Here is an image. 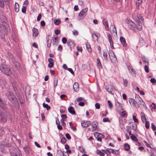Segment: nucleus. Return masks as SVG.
I'll return each instance as SVG.
<instances>
[{
	"instance_id": "nucleus-1",
	"label": "nucleus",
	"mask_w": 156,
	"mask_h": 156,
	"mask_svg": "<svg viewBox=\"0 0 156 156\" xmlns=\"http://www.w3.org/2000/svg\"><path fill=\"white\" fill-rule=\"evenodd\" d=\"M6 95L13 104L15 105L17 107L18 106V102L17 100L13 93L8 92L6 94Z\"/></svg>"
},
{
	"instance_id": "nucleus-2",
	"label": "nucleus",
	"mask_w": 156,
	"mask_h": 156,
	"mask_svg": "<svg viewBox=\"0 0 156 156\" xmlns=\"http://www.w3.org/2000/svg\"><path fill=\"white\" fill-rule=\"evenodd\" d=\"M1 71L3 73L10 75L12 73V72L9 66L5 64H2L0 66Z\"/></svg>"
},
{
	"instance_id": "nucleus-3",
	"label": "nucleus",
	"mask_w": 156,
	"mask_h": 156,
	"mask_svg": "<svg viewBox=\"0 0 156 156\" xmlns=\"http://www.w3.org/2000/svg\"><path fill=\"white\" fill-rule=\"evenodd\" d=\"M10 116L8 113L2 112L0 110V121L5 122L8 119H10Z\"/></svg>"
},
{
	"instance_id": "nucleus-4",
	"label": "nucleus",
	"mask_w": 156,
	"mask_h": 156,
	"mask_svg": "<svg viewBox=\"0 0 156 156\" xmlns=\"http://www.w3.org/2000/svg\"><path fill=\"white\" fill-rule=\"evenodd\" d=\"M125 22L129 28L134 30L136 27V25L131 20L127 19L126 20Z\"/></svg>"
},
{
	"instance_id": "nucleus-5",
	"label": "nucleus",
	"mask_w": 156,
	"mask_h": 156,
	"mask_svg": "<svg viewBox=\"0 0 156 156\" xmlns=\"http://www.w3.org/2000/svg\"><path fill=\"white\" fill-rule=\"evenodd\" d=\"M11 156H22L20 151L18 148H16L13 151L11 152Z\"/></svg>"
},
{
	"instance_id": "nucleus-6",
	"label": "nucleus",
	"mask_w": 156,
	"mask_h": 156,
	"mask_svg": "<svg viewBox=\"0 0 156 156\" xmlns=\"http://www.w3.org/2000/svg\"><path fill=\"white\" fill-rule=\"evenodd\" d=\"M87 11V8L83 9L79 14L80 19L83 18L86 16Z\"/></svg>"
},
{
	"instance_id": "nucleus-7",
	"label": "nucleus",
	"mask_w": 156,
	"mask_h": 156,
	"mask_svg": "<svg viewBox=\"0 0 156 156\" xmlns=\"http://www.w3.org/2000/svg\"><path fill=\"white\" fill-rule=\"evenodd\" d=\"M91 124V122L89 121H82L81 122L82 126L83 127H87Z\"/></svg>"
},
{
	"instance_id": "nucleus-8",
	"label": "nucleus",
	"mask_w": 156,
	"mask_h": 156,
	"mask_svg": "<svg viewBox=\"0 0 156 156\" xmlns=\"http://www.w3.org/2000/svg\"><path fill=\"white\" fill-rule=\"evenodd\" d=\"M98 125V123L97 121H94L93 122L92 125V127L93 128L92 129V131H94L96 130Z\"/></svg>"
},
{
	"instance_id": "nucleus-9",
	"label": "nucleus",
	"mask_w": 156,
	"mask_h": 156,
	"mask_svg": "<svg viewBox=\"0 0 156 156\" xmlns=\"http://www.w3.org/2000/svg\"><path fill=\"white\" fill-rule=\"evenodd\" d=\"M105 89L110 94L113 95L114 94V92L112 89V87L111 86H109L108 87V86L105 87Z\"/></svg>"
},
{
	"instance_id": "nucleus-10",
	"label": "nucleus",
	"mask_w": 156,
	"mask_h": 156,
	"mask_svg": "<svg viewBox=\"0 0 156 156\" xmlns=\"http://www.w3.org/2000/svg\"><path fill=\"white\" fill-rule=\"evenodd\" d=\"M32 31L33 37L34 38L36 37L39 34L37 29L35 28H33L32 30Z\"/></svg>"
},
{
	"instance_id": "nucleus-11",
	"label": "nucleus",
	"mask_w": 156,
	"mask_h": 156,
	"mask_svg": "<svg viewBox=\"0 0 156 156\" xmlns=\"http://www.w3.org/2000/svg\"><path fill=\"white\" fill-rule=\"evenodd\" d=\"M134 19L138 23H140L141 22H143L144 20L143 17L140 15H137L136 18H135Z\"/></svg>"
},
{
	"instance_id": "nucleus-12",
	"label": "nucleus",
	"mask_w": 156,
	"mask_h": 156,
	"mask_svg": "<svg viewBox=\"0 0 156 156\" xmlns=\"http://www.w3.org/2000/svg\"><path fill=\"white\" fill-rule=\"evenodd\" d=\"M74 90L76 92H77L79 90V84L77 83H75L73 85Z\"/></svg>"
},
{
	"instance_id": "nucleus-13",
	"label": "nucleus",
	"mask_w": 156,
	"mask_h": 156,
	"mask_svg": "<svg viewBox=\"0 0 156 156\" xmlns=\"http://www.w3.org/2000/svg\"><path fill=\"white\" fill-rule=\"evenodd\" d=\"M120 40L124 47H125L127 46L125 39L123 37H120Z\"/></svg>"
},
{
	"instance_id": "nucleus-14",
	"label": "nucleus",
	"mask_w": 156,
	"mask_h": 156,
	"mask_svg": "<svg viewBox=\"0 0 156 156\" xmlns=\"http://www.w3.org/2000/svg\"><path fill=\"white\" fill-rule=\"evenodd\" d=\"M0 19L2 23L4 24L6 23H7L6 18V17L5 16H4L3 15L1 16H0Z\"/></svg>"
},
{
	"instance_id": "nucleus-15",
	"label": "nucleus",
	"mask_w": 156,
	"mask_h": 156,
	"mask_svg": "<svg viewBox=\"0 0 156 156\" xmlns=\"http://www.w3.org/2000/svg\"><path fill=\"white\" fill-rule=\"evenodd\" d=\"M141 119L143 123H145L146 121V119L145 116V115L143 112H141L140 114Z\"/></svg>"
},
{
	"instance_id": "nucleus-16",
	"label": "nucleus",
	"mask_w": 156,
	"mask_h": 156,
	"mask_svg": "<svg viewBox=\"0 0 156 156\" xmlns=\"http://www.w3.org/2000/svg\"><path fill=\"white\" fill-rule=\"evenodd\" d=\"M8 57L10 59H11L12 62H14L15 58L14 57V56L12 54V53H8Z\"/></svg>"
},
{
	"instance_id": "nucleus-17",
	"label": "nucleus",
	"mask_w": 156,
	"mask_h": 156,
	"mask_svg": "<svg viewBox=\"0 0 156 156\" xmlns=\"http://www.w3.org/2000/svg\"><path fill=\"white\" fill-rule=\"evenodd\" d=\"M129 103L131 104H132L134 105V106H135L136 104L137 103V102L135 101L134 99L133 98H130L129 99Z\"/></svg>"
},
{
	"instance_id": "nucleus-18",
	"label": "nucleus",
	"mask_w": 156,
	"mask_h": 156,
	"mask_svg": "<svg viewBox=\"0 0 156 156\" xmlns=\"http://www.w3.org/2000/svg\"><path fill=\"white\" fill-rule=\"evenodd\" d=\"M111 149L108 148L106 150H102V151L104 153H105L106 154H111V151H111Z\"/></svg>"
},
{
	"instance_id": "nucleus-19",
	"label": "nucleus",
	"mask_w": 156,
	"mask_h": 156,
	"mask_svg": "<svg viewBox=\"0 0 156 156\" xmlns=\"http://www.w3.org/2000/svg\"><path fill=\"white\" fill-rule=\"evenodd\" d=\"M119 115L123 117H126L127 114L126 112L125 111H122L121 113H120Z\"/></svg>"
},
{
	"instance_id": "nucleus-20",
	"label": "nucleus",
	"mask_w": 156,
	"mask_h": 156,
	"mask_svg": "<svg viewBox=\"0 0 156 156\" xmlns=\"http://www.w3.org/2000/svg\"><path fill=\"white\" fill-rule=\"evenodd\" d=\"M92 37L95 41H98V37L95 33H93L92 34Z\"/></svg>"
},
{
	"instance_id": "nucleus-21",
	"label": "nucleus",
	"mask_w": 156,
	"mask_h": 156,
	"mask_svg": "<svg viewBox=\"0 0 156 156\" xmlns=\"http://www.w3.org/2000/svg\"><path fill=\"white\" fill-rule=\"evenodd\" d=\"M69 112L72 114L74 115L75 114V112L74 109V108H68Z\"/></svg>"
},
{
	"instance_id": "nucleus-22",
	"label": "nucleus",
	"mask_w": 156,
	"mask_h": 156,
	"mask_svg": "<svg viewBox=\"0 0 156 156\" xmlns=\"http://www.w3.org/2000/svg\"><path fill=\"white\" fill-rule=\"evenodd\" d=\"M95 136H97V137H99L101 138H104V135L101 134L97 132H95L94 134Z\"/></svg>"
},
{
	"instance_id": "nucleus-23",
	"label": "nucleus",
	"mask_w": 156,
	"mask_h": 156,
	"mask_svg": "<svg viewBox=\"0 0 156 156\" xmlns=\"http://www.w3.org/2000/svg\"><path fill=\"white\" fill-rule=\"evenodd\" d=\"M111 152L115 155H118L119 154V152L118 150H115L111 149Z\"/></svg>"
},
{
	"instance_id": "nucleus-24",
	"label": "nucleus",
	"mask_w": 156,
	"mask_h": 156,
	"mask_svg": "<svg viewBox=\"0 0 156 156\" xmlns=\"http://www.w3.org/2000/svg\"><path fill=\"white\" fill-rule=\"evenodd\" d=\"M144 39L142 37L140 38L139 44L140 45L142 46L144 45Z\"/></svg>"
},
{
	"instance_id": "nucleus-25",
	"label": "nucleus",
	"mask_w": 156,
	"mask_h": 156,
	"mask_svg": "<svg viewBox=\"0 0 156 156\" xmlns=\"http://www.w3.org/2000/svg\"><path fill=\"white\" fill-rule=\"evenodd\" d=\"M131 129L134 130H135L137 128L136 124L134 123L132 124L131 126H130Z\"/></svg>"
},
{
	"instance_id": "nucleus-26",
	"label": "nucleus",
	"mask_w": 156,
	"mask_h": 156,
	"mask_svg": "<svg viewBox=\"0 0 156 156\" xmlns=\"http://www.w3.org/2000/svg\"><path fill=\"white\" fill-rule=\"evenodd\" d=\"M107 37L110 43L113 42L112 39V36L110 34H107Z\"/></svg>"
},
{
	"instance_id": "nucleus-27",
	"label": "nucleus",
	"mask_w": 156,
	"mask_h": 156,
	"mask_svg": "<svg viewBox=\"0 0 156 156\" xmlns=\"http://www.w3.org/2000/svg\"><path fill=\"white\" fill-rule=\"evenodd\" d=\"M15 10L16 12L19 11V5L17 3H16L15 4Z\"/></svg>"
},
{
	"instance_id": "nucleus-28",
	"label": "nucleus",
	"mask_w": 156,
	"mask_h": 156,
	"mask_svg": "<svg viewBox=\"0 0 156 156\" xmlns=\"http://www.w3.org/2000/svg\"><path fill=\"white\" fill-rule=\"evenodd\" d=\"M61 22L59 19H55L54 20V23L56 25H59L61 23Z\"/></svg>"
},
{
	"instance_id": "nucleus-29",
	"label": "nucleus",
	"mask_w": 156,
	"mask_h": 156,
	"mask_svg": "<svg viewBox=\"0 0 156 156\" xmlns=\"http://www.w3.org/2000/svg\"><path fill=\"white\" fill-rule=\"evenodd\" d=\"M58 79L56 78L54 79V87H55L58 84Z\"/></svg>"
},
{
	"instance_id": "nucleus-30",
	"label": "nucleus",
	"mask_w": 156,
	"mask_h": 156,
	"mask_svg": "<svg viewBox=\"0 0 156 156\" xmlns=\"http://www.w3.org/2000/svg\"><path fill=\"white\" fill-rule=\"evenodd\" d=\"M97 153L98 155L101 156H104L105 155L104 153L102 152L100 150H99L97 151Z\"/></svg>"
},
{
	"instance_id": "nucleus-31",
	"label": "nucleus",
	"mask_w": 156,
	"mask_h": 156,
	"mask_svg": "<svg viewBox=\"0 0 156 156\" xmlns=\"http://www.w3.org/2000/svg\"><path fill=\"white\" fill-rule=\"evenodd\" d=\"M130 138L131 139L135 142H137L138 141V139L134 135H132L130 136Z\"/></svg>"
},
{
	"instance_id": "nucleus-32",
	"label": "nucleus",
	"mask_w": 156,
	"mask_h": 156,
	"mask_svg": "<svg viewBox=\"0 0 156 156\" xmlns=\"http://www.w3.org/2000/svg\"><path fill=\"white\" fill-rule=\"evenodd\" d=\"M124 147L126 151L129 150L130 149L129 145L127 144H126L124 145Z\"/></svg>"
},
{
	"instance_id": "nucleus-33",
	"label": "nucleus",
	"mask_w": 156,
	"mask_h": 156,
	"mask_svg": "<svg viewBox=\"0 0 156 156\" xmlns=\"http://www.w3.org/2000/svg\"><path fill=\"white\" fill-rule=\"evenodd\" d=\"M86 46L87 49V50L89 52H91V49L90 48V45L89 44H86Z\"/></svg>"
},
{
	"instance_id": "nucleus-34",
	"label": "nucleus",
	"mask_w": 156,
	"mask_h": 156,
	"mask_svg": "<svg viewBox=\"0 0 156 156\" xmlns=\"http://www.w3.org/2000/svg\"><path fill=\"white\" fill-rule=\"evenodd\" d=\"M103 56L104 57V59L107 60V53L106 52V51H103Z\"/></svg>"
},
{
	"instance_id": "nucleus-35",
	"label": "nucleus",
	"mask_w": 156,
	"mask_h": 156,
	"mask_svg": "<svg viewBox=\"0 0 156 156\" xmlns=\"http://www.w3.org/2000/svg\"><path fill=\"white\" fill-rule=\"evenodd\" d=\"M73 43L70 40H68L67 42V45L68 46L71 47L73 46Z\"/></svg>"
},
{
	"instance_id": "nucleus-36",
	"label": "nucleus",
	"mask_w": 156,
	"mask_h": 156,
	"mask_svg": "<svg viewBox=\"0 0 156 156\" xmlns=\"http://www.w3.org/2000/svg\"><path fill=\"white\" fill-rule=\"evenodd\" d=\"M128 69H129V70H130V72L131 73L133 74H134L135 76L136 75V73H135V71L134 69H133L131 67H129Z\"/></svg>"
},
{
	"instance_id": "nucleus-37",
	"label": "nucleus",
	"mask_w": 156,
	"mask_h": 156,
	"mask_svg": "<svg viewBox=\"0 0 156 156\" xmlns=\"http://www.w3.org/2000/svg\"><path fill=\"white\" fill-rule=\"evenodd\" d=\"M109 55L110 57H113L114 56L115 54L114 52L112 50H110L109 51Z\"/></svg>"
},
{
	"instance_id": "nucleus-38",
	"label": "nucleus",
	"mask_w": 156,
	"mask_h": 156,
	"mask_svg": "<svg viewBox=\"0 0 156 156\" xmlns=\"http://www.w3.org/2000/svg\"><path fill=\"white\" fill-rule=\"evenodd\" d=\"M123 85L125 87H126L127 86L128 81L126 79H123Z\"/></svg>"
},
{
	"instance_id": "nucleus-39",
	"label": "nucleus",
	"mask_w": 156,
	"mask_h": 156,
	"mask_svg": "<svg viewBox=\"0 0 156 156\" xmlns=\"http://www.w3.org/2000/svg\"><path fill=\"white\" fill-rule=\"evenodd\" d=\"M24 150L27 153H29L30 151V149L29 147H26L24 148Z\"/></svg>"
},
{
	"instance_id": "nucleus-40",
	"label": "nucleus",
	"mask_w": 156,
	"mask_h": 156,
	"mask_svg": "<svg viewBox=\"0 0 156 156\" xmlns=\"http://www.w3.org/2000/svg\"><path fill=\"white\" fill-rule=\"evenodd\" d=\"M145 122V127L147 129H148L149 128V122L148 121H146Z\"/></svg>"
},
{
	"instance_id": "nucleus-41",
	"label": "nucleus",
	"mask_w": 156,
	"mask_h": 156,
	"mask_svg": "<svg viewBox=\"0 0 156 156\" xmlns=\"http://www.w3.org/2000/svg\"><path fill=\"white\" fill-rule=\"evenodd\" d=\"M66 141V140L65 137H63L61 140V142L63 144H65Z\"/></svg>"
},
{
	"instance_id": "nucleus-42",
	"label": "nucleus",
	"mask_w": 156,
	"mask_h": 156,
	"mask_svg": "<svg viewBox=\"0 0 156 156\" xmlns=\"http://www.w3.org/2000/svg\"><path fill=\"white\" fill-rule=\"evenodd\" d=\"M97 65L98 66H99L101 67H102V65L101 64L100 60L99 58H97Z\"/></svg>"
},
{
	"instance_id": "nucleus-43",
	"label": "nucleus",
	"mask_w": 156,
	"mask_h": 156,
	"mask_svg": "<svg viewBox=\"0 0 156 156\" xmlns=\"http://www.w3.org/2000/svg\"><path fill=\"white\" fill-rule=\"evenodd\" d=\"M115 105L117 107H122V105L119 102H116Z\"/></svg>"
},
{
	"instance_id": "nucleus-44",
	"label": "nucleus",
	"mask_w": 156,
	"mask_h": 156,
	"mask_svg": "<svg viewBox=\"0 0 156 156\" xmlns=\"http://www.w3.org/2000/svg\"><path fill=\"white\" fill-rule=\"evenodd\" d=\"M27 7L25 6H23L22 9V11L23 13H25L26 12Z\"/></svg>"
},
{
	"instance_id": "nucleus-45",
	"label": "nucleus",
	"mask_w": 156,
	"mask_h": 156,
	"mask_svg": "<svg viewBox=\"0 0 156 156\" xmlns=\"http://www.w3.org/2000/svg\"><path fill=\"white\" fill-rule=\"evenodd\" d=\"M62 41L63 44H65L67 42V40L66 37H63L62 38Z\"/></svg>"
},
{
	"instance_id": "nucleus-46",
	"label": "nucleus",
	"mask_w": 156,
	"mask_h": 156,
	"mask_svg": "<svg viewBox=\"0 0 156 156\" xmlns=\"http://www.w3.org/2000/svg\"><path fill=\"white\" fill-rule=\"evenodd\" d=\"M4 6V1L3 0H0V7H3Z\"/></svg>"
},
{
	"instance_id": "nucleus-47",
	"label": "nucleus",
	"mask_w": 156,
	"mask_h": 156,
	"mask_svg": "<svg viewBox=\"0 0 156 156\" xmlns=\"http://www.w3.org/2000/svg\"><path fill=\"white\" fill-rule=\"evenodd\" d=\"M103 121L104 122H110V121L109 119L107 118H104L103 119Z\"/></svg>"
},
{
	"instance_id": "nucleus-48",
	"label": "nucleus",
	"mask_w": 156,
	"mask_h": 156,
	"mask_svg": "<svg viewBox=\"0 0 156 156\" xmlns=\"http://www.w3.org/2000/svg\"><path fill=\"white\" fill-rule=\"evenodd\" d=\"M144 70L145 72L147 73H148L149 72V69H148V67L146 65L144 66Z\"/></svg>"
},
{
	"instance_id": "nucleus-49",
	"label": "nucleus",
	"mask_w": 156,
	"mask_h": 156,
	"mask_svg": "<svg viewBox=\"0 0 156 156\" xmlns=\"http://www.w3.org/2000/svg\"><path fill=\"white\" fill-rule=\"evenodd\" d=\"M151 128H152V129L153 130H154V131L155 130H156V127L154 125L153 123H152L151 124Z\"/></svg>"
},
{
	"instance_id": "nucleus-50",
	"label": "nucleus",
	"mask_w": 156,
	"mask_h": 156,
	"mask_svg": "<svg viewBox=\"0 0 156 156\" xmlns=\"http://www.w3.org/2000/svg\"><path fill=\"white\" fill-rule=\"evenodd\" d=\"M144 142L145 144L148 147L151 148V146L150 145V144L146 141L144 140Z\"/></svg>"
},
{
	"instance_id": "nucleus-51",
	"label": "nucleus",
	"mask_w": 156,
	"mask_h": 156,
	"mask_svg": "<svg viewBox=\"0 0 156 156\" xmlns=\"http://www.w3.org/2000/svg\"><path fill=\"white\" fill-rule=\"evenodd\" d=\"M66 136L68 140H70L71 139V137L68 133H66Z\"/></svg>"
},
{
	"instance_id": "nucleus-52",
	"label": "nucleus",
	"mask_w": 156,
	"mask_h": 156,
	"mask_svg": "<svg viewBox=\"0 0 156 156\" xmlns=\"http://www.w3.org/2000/svg\"><path fill=\"white\" fill-rule=\"evenodd\" d=\"M65 121L63 119H62L61 120V123L62 125L64 126H65L66 125V123L64 122Z\"/></svg>"
},
{
	"instance_id": "nucleus-53",
	"label": "nucleus",
	"mask_w": 156,
	"mask_h": 156,
	"mask_svg": "<svg viewBox=\"0 0 156 156\" xmlns=\"http://www.w3.org/2000/svg\"><path fill=\"white\" fill-rule=\"evenodd\" d=\"M110 59L111 60H112L113 61H115L116 60V58L115 55H114V56H113V57H110Z\"/></svg>"
},
{
	"instance_id": "nucleus-54",
	"label": "nucleus",
	"mask_w": 156,
	"mask_h": 156,
	"mask_svg": "<svg viewBox=\"0 0 156 156\" xmlns=\"http://www.w3.org/2000/svg\"><path fill=\"white\" fill-rule=\"evenodd\" d=\"M103 23L105 26L106 25L108 24L107 21L106 20L104 19L103 20Z\"/></svg>"
},
{
	"instance_id": "nucleus-55",
	"label": "nucleus",
	"mask_w": 156,
	"mask_h": 156,
	"mask_svg": "<svg viewBox=\"0 0 156 156\" xmlns=\"http://www.w3.org/2000/svg\"><path fill=\"white\" fill-rule=\"evenodd\" d=\"M0 105L1 106H5L3 102L1 99L0 98Z\"/></svg>"
},
{
	"instance_id": "nucleus-56",
	"label": "nucleus",
	"mask_w": 156,
	"mask_h": 156,
	"mask_svg": "<svg viewBox=\"0 0 156 156\" xmlns=\"http://www.w3.org/2000/svg\"><path fill=\"white\" fill-rule=\"evenodd\" d=\"M137 27L138 30H141L142 29V25L141 24H139L138 27Z\"/></svg>"
},
{
	"instance_id": "nucleus-57",
	"label": "nucleus",
	"mask_w": 156,
	"mask_h": 156,
	"mask_svg": "<svg viewBox=\"0 0 156 156\" xmlns=\"http://www.w3.org/2000/svg\"><path fill=\"white\" fill-rule=\"evenodd\" d=\"M112 31V33H113L115 32V33L116 34H117L116 28L115 26L114 27Z\"/></svg>"
},
{
	"instance_id": "nucleus-58",
	"label": "nucleus",
	"mask_w": 156,
	"mask_h": 156,
	"mask_svg": "<svg viewBox=\"0 0 156 156\" xmlns=\"http://www.w3.org/2000/svg\"><path fill=\"white\" fill-rule=\"evenodd\" d=\"M151 82L152 83H156V80L154 78H151L150 80Z\"/></svg>"
},
{
	"instance_id": "nucleus-59",
	"label": "nucleus",
	"mask_w": 156,
	"mask_h": 156,
	"mask_svg": "<svg viewBox=\"0 0 156 156\" xmlns=\"http://www.w3.org/2000/svg\"><path fill=\"white\" fill-rule=\"evenodd\" d=\"M73 33V34L74 35H77L78 34V32L76 30H74Z\"/></svg>"
},
{
	"instance_id": "nucleus-60",
	"label": "nucleus",
	"mask_w": 156,
	"mask_h": 156,
	"mask_svg": "<svg viewBox=\"0 0 156 156\" xmlns=\"http://www.w3.org/2000/svg\"><path fill=\"white\" fill-rule=\"evenodd\" d=\"M41 18V14H39L38 16L37 17V21H39L40 20V19Z\"/></svg>"
},
{
	"instance_id": "nucleus-61",
	"label": "nucleus",
	"mask_w": 156,
	"mask_h": 156,
	"mask_svg": "<svg viewBox=\"0 0 156 156\" xmlns=\"http://www.w3.org/2000/svg\"><path fill=\"white\" fill-rule=\"evenodd\" d=\"M133 120H134V121L135 122H138V121L137 119H136V117L135 115H133Z\"/></svg>"
},
{
	"instance_id": "nucleus-62",
	"label": "nucleus",
	"mask_w": 156,
	"mask_h": 156,
	"mask_svg": "<svg viewBox=\"0 0 156 156\" xmlns=\"http://www.w3.org/2000/svg\"><path fill=\"white\" fill-rule=\"evenodd\" d=\"M107 102L109 107H112V105L111 101H110L108 100Z\"/></svg>"
},
{
	"instance_id": "nucleus-63",
	"label": "nucleus",
	"mask_w": 156,
	"mask_h": 156,
	"mask_svg": "<svg viewBox=\"0 0 156 156\" xmlns=\"http://www.w3.org/2000/svg\"><path fill=\"white\" fill-rule=\"evenodd\" d=\"M54 66V63H49L48 66L50 68Z\"/></svg>"
},
{
	"instance_id": "nucleus-64",
	"label": "nucleus",
	"mask_w": 156,
	"mask_h": 156,
	"mask_svg": "<svg viewBox=\"0 0 156 156\" xmlns=\"http://www.w3.org/2000/svg\"><path fill=\"white\" fill-rule=\"evenodd\" d=\"M59 154V156H64L65 153L64 152H62V151H60L59 152H58Z\"/></svg>"
}]
</instances>
